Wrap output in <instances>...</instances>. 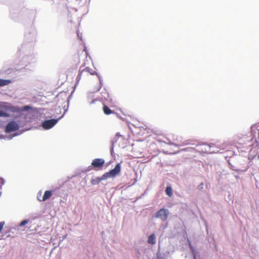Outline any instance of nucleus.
<instances>
[{
	"mask_svg": "<svg viewBox=\"0 0 259 259\" xmlns=\"http://www.w3.org/2000/svg\"><path fill=\"white\" fill-rule=\"evenodd\" d=\"M121 171L120 163H117L115 167L108 172L104 174L101 177H97L94 180H92L91 183L93 185L99 184L102 180H106L110 178H114L119 174Z\"/></svg>",
	"mask_w": 259,
	"mask_h": 259,
	"instance_id": "nucleus-1",
	"label": "nucleus"
},
{
	"mask_svg": "<svg viewBox=\"0 0 259 259\" xmlns=\"http://www.w3.org/2000/svg\"><path fill=\"white\" fill-rule=\"evenodd\" d=\"M168 214L169 211L167 209L161 208L157 212L155 217L160 219L163 222H165L167 220Z\"/></svg>",
	"mask_w": 259,
	"mask_h": 259,
	"instance_id": "nucleus-2",
	"label": "nucleus"
},
{
	"mask_svg": "<svg viewBox=\"0 0 259 259\" xmlns=\"http://www.w3.org/2000/svg\"><path fill=\"white\" fill-rule=\"evenodd\" d=\"M19 128V125L16 122L14 121H11L9 122L7 125L5 131L6 133H9L17 131Z\"/></svg>",
	"mask_w": 259,
	"mask_h": 259,
	"instance_id": "nucleus-3",
	"label": "nucleus"
},
{
	"mask_svg": "<svg viewBox=\"0 0 259 259\" xmlns=\"http://www.w3.org/2000/svg\"><path fill=\"white\" fill-rule=\"evenodd\" d=\"M58 121V120L55 119L45 120L42 123V127L45 130H49L52 128Z\"/></svg>",
	"mask_w": 259,
	"mask_h": 259,
	"instance_id": "nucleus-4",
	"label": "nucleus"
},
{
	"mask_svg": "<svg viewBox=\"0 0 259 259\" xmlns=\"http://www.w3.org/2000/svg\"><path fill=\"white\" fill-rule=\"evenodd\" d=\"M105 163V160L102 158H96L92 162V166L95 169H101Z\"/></svg>",
	"mask_w": 259,
	"mask_h": 259,
	"instance_id": "nucleus-5",
	"label": "nucleus"
},
{
	"mask_svg": "<svg viewBox=\"0 0 259 259\" xmlns=\"http://www.w3.org/2000/svg\"><path fill=\"white\" fill-rule=\"evenodd\" d=\"M52 195V192L51 191H46L42 198H40L39 197L41 196V194H40L39 196L38 195H37V199L39 201H45L50 198Z\"/></svg>",
	"mask_w": 259,
	"mask_h": 259,
	"instance_id": "nucleus-6",
	"label": "nucleus"
},
{
	"mask_svg": "<svg viewBox=\"0 0 259 259\" xmlns=\"http://www.w3.org/2000/svg\"><path fill=\"white\" fill-rule=\"evenodd\" d=\"M85 74L87 75L91 74V75H94L96 73V72L94 70H92L91 69H90L89 67H86L84 69H83L80 74L78 75L77 78H79V79L80 78L81 76L83 74Z\"/></svg>",
	"mask_w": 259,
	"mask_h": 259,
	"instance_id": "nucleus-7",
	"label": "nucleus"
},
{
	"mask_svg": "<svg viewBox=\"0 0 259 259\" xmlns=\"http://www.w3.org/2000/svg\"><path fill=\"white\" fill-rule=\"evenodd\" d=\"M103 110L105 114L109 115L115 112L111 110L107 105L104 104L103 106Z\"/></svg>",
	"mask_w": 259,
	"mask_h": 259,
	"instance_id": "nucleus-8",
	"label": "nucleus"
},
{
	"mask_svg": "<svg viewBox=\"0 0 259 259\" xmlns=\"http://www.w3.org/2000/svg\"><path fill=\"white\" fill-rule=\"evenodd\" d=\"M148 242L149 244H155L156 243L154 234H151L148 237Z\"/></svg>",
	"mask_w": 259,
	"mask_h": 259,
	"instance_id": "nucleus-9",
	"label": "nucleus"
},
{
	"mask_svg": "<svg viewBox=\"0 0 259 259\" xmlns=\"http://www.w3.org/2000/svg\"><path fill=\"white\" fill-rule=\"evenodd\" d=\"M11 80L10 79H0V87L4 86L10 84Z\"/></svg>",
	"mask_w": 259,
	"mask_h": 259,
	"instance_id": "nucleus-10",
	"label": "nucleus"
},
{
	"mask_svg": "<svg viewBox=\"0 0 259 259\" xmlns=\"http://www.w3.org/2000/svg\"><path fill=\"white\" fill-rule=\"evenodd\" d=\"M166 194L169 197L172 195V190L170 186H167L165 190Z\"/></svg>",
	"mask_w": 259,
	"mask_h": 259,
	"instance_id": "nucleus-11",
	"label": "nucleus"
},
{
	"mask_svg": "<svg viewBox=\"0 0 259 259\" xmlns=\"http://www.w3.org/2000/svg\"><path fill=\"white\" fill-rule=\"evenodd\" d=\"M204 146V149H201V150L202 151V153H208L209 152V151L208 149L210 148V147L207 145V144H203V145Z\"/></svg>",
	"mask_w": 259,
	"mask_h": 259,
	"instance_id": "nucleus-12",
	"label": "nucleus"
},
{
	"mask_svg": "<svg viewBox=\"0 0 259 259\" xmlns=\"http://www.w3.org/2000/svg\"><path fill=\"white\" fill-rule=\"evenodd\" d=\"M9 115L5 112L0 110V117H9Z\"/></svg>",
	"mask_w": 259,
	"mask_h": 259,
	"instance_id": "nucleus-13",
	"label": "nucleus"
},
{
	"mask_svg": "<svg viewBox=\"0 0 259 259\" xmlns=\"http://www.w3.org/2000/svg\"><path fill=\"white\" fill-rule=\"evenodd\" d=\"M28 222V220H24L22 222H21L20 223V224H19V226H24L25 224H26Z\"/></svg>",
	"mask_w": 259,
	"mask_h": 259,
	"instance_id": "nucleus-14",
	"label": "nucleus"
},
{
	"mask_svg": "<svg viewBox=\"0 0 259 259\" xmlns=\"http://www.w3.org/2000/svg\"><path fill=\"white\" fill-rule=\"evenodd\" d=\"M4 184V179L2 178H0V189L2 188V187Z\"/></svg>",
	"mask_w": 259,
	"mask_h": 259,
	"instance_id": "nucleus-15",
	"label": "nucleus"
},
{
	"mask_svg": "<svg viewBox=\"0 0 259 259\" xmlns=\"http://www.w3.org/2000/svg\"><path fill=\"white\" fill-rule=\"evenodd\" d=\"M97 100H93V101L92 102V103H94L95 101H97Z\"/></svg>",
	"mask_w": 259,
	"mask_h": 259,
	"instance_id": "nucleus-16",
	"label": "nucleus"
},
{
	"mask_svg": "<svg viewBox=\"0 0 259 259\" xmlns=\"http://www.w3.org/2000/svg\"><path fill=\"white\" fill-rule=\"evenodd\" d=\"M194 259H196V257H194Z\"/></svg>",
	"mask_w": 259,
	"mask_h": 259,
	"instance_id": "nucleus-17",
	"label": "nucleus"
}]
</instances>
